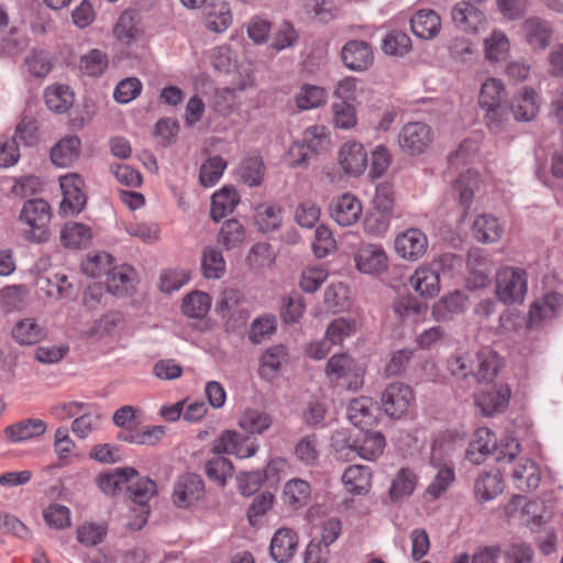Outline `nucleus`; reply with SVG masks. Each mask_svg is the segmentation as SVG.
<instances>
[{
	"label": "nucleus",
	"mask_w": 563,
	"mask_h": 563,
	"mask_svg": "<svg viewBox=\"0 0 563 563\" xmlns=\"http://www.w3.org/2000/svg\"><path fill=\"white\" fill-rule=\"evenodd\" d=\"M51 207L44 199H30L24 202L20 219L30 227L25 238L35 243H44L49 238Z\"/></svg>",
	"instance_id": "obj_1"
},
{
	"label": "nucleus",
	"mask_w": 563,
	"mask_h": 563,
	"mask_svg": "<svg viewBox=\"0 0 563 563\" xmlns=\"http://www.w3.org/2000/svg\"><path fill=\"white\" fill-rule=\"evenodd\" d=\"M528 290L527 273L522 268L501 267L496 273V296L505 305L522 303Z\"/></svg>",
	"instance_id": "obj_2"
},
{
	"label": "nucleus",
	"mask_w": 563,
	"mask_h": 563,
	"mask_svg": "<svg viewBox=\"0 0 563 563\" xmlns=\"http://www.w3.org/2000/svg\"><path fill=\"white\" fill-rule=\"evenodd\" d=\"M432 141L431 128L418 121L405 124L398 134V144L401 151L411 156L424 153Z\"/></svg>",
	"instance_id": "obj_3"
},
{
	"label": "nucleus",
	"mask_w": 563,
	"mask_h": 563,
	"mask_svg": "<svg viewBox=\"0 0 563 563\" xmlns=\"http://www.w3.org/2000/svg\"><path fill=\"white\" fill-rule=\"evenodd\" d=\"M157 493V486L154 481L148 477H131V482L126 485V494L129 498L140 506V515L136 521L131 522L130 527L140 530L147 520L150 514L147 503Z\"/></svg>",
	"instance_id": "obj_4"
},
{
	"label": "nucleus",
	"mask_w": 563,
	"mask_h": 563,
	"mask_svg": "<svg viewBox=\"0 0 563 563\" xmlns=\"http://www.w3.org/2000/svg\"><path fill=\"white\" fill-rule=\"evenodd\" d=\"M258 449L255 439L242 435L232 430L222 432L212 443L214 454H233L240 459L253 456Z\"/></svg>",
	"instance_id": "obj_5"
},
{
	"label": "nucleus",
	"mask_w": 563,
	"mask_h": 563,
	"mask_svg": "<svg viewBox=\"0 0 563 563\" xmlns=\"http://www.w3.org/2000/svg\"><path fill=\"white\" fill-rule=\"evenodd\" d=\"M59 186L63 191V201L59 212L64 216H74L85 208L87 198L82 191L84 179L78 174H67L59 177Z\"/></svg>",
	"instance_id": "obj_6"
},
{
	"label": "nucleus",
	"mask_w": 563,
	"mask_h": 563,
	"mask_svg": "<svg viewBox=\"0 0 563 563\" xmlns=\"http://www.w3.org/2000/svg\"><path fill=\"white\" fill-rule=\"evenodd\" d=\"M412 401L413 393L404 383H391L382 394L383 409L388 417L394 419H399L406 415Z\"/></svg>",
	"instance_id": "obj_7"
},
{
	"label": "nucleus",
	"mask_w": 563,
	"mask_h": 563,
	"mask_svg": "<svg viewBox=\"0 0 563 563\" xmlns=\"http://www.w3.org/2000/svg\"><path fill=\"white\" fill-rule=\"evenodd\" d=\"M343 65L352 71L362 73L374 64V52L369 43L360 40L346 42L341 49Z\"/></svg>",
	"instance_id": "obj_8"
},
{
	"label": "nucleus",
	"mask_w": 563,
	"mask_h": 563,
	"mask_svg": "<svg viewBox=\"0 0 563 563\" xmlns=\"http://www.w3.org/2000/svg\"><path fill=\"white\" fill-rule=\"evenodd\" d=\"M355 267L360 273L377 275L388 267V256L382 245L363 244L354 254Z\"/></svg>",
	"instance_id": "obj_9"
},
{
	"label": "nucleus",
	"mask_w": 563,
	"mask_h": 563,
	"mask_svg": "<svg viewBox=\"0 0 563 563\" xmlns=\"http://www.w3.org/2000/svg\"><path fill=\"white\" fill-rule=\"evenodd\" d=\"M520 29L525 41L533 51H543L549 46L553 33L549 21L530 16L521 23Z\"/></svg>",
	"instance_id": "obj_10"
},
{
	"label": "nucleus",
	"mask_w": 563,
	"mask_h": 563,
	"mask_svg": "<svg viewBox=\"0 0 563 563\" xmlns=\"http://www.w3.org/2000/svg\"><path fill=\"white\" fill-rule=\"evenodd\" d=\"M205 490V483L197 474H185L180 476L175 485L173 498L179 508H187L199 500Z\"/></svg>",
	"instance_id": "obj_11"
},
{
	"label": "nucleus",
	"mask_w": 563,
	"mask_h": 563,
	"mask_svg": "<svg viewBox=\"0 0 563 563\" xmlns=\"http://www.w3.org/2000/svg\"><path fill=\"white\" fill-rule=\"evenodd\" d=\"M468 277L471 288H484L490 282L493 265L488 256L481 249H474L467 255Z\"/></svg>",
	"instance_id": "obj_12"
},
{
	"label": "nucleus",
	"mask_w": 563,
	"mask_h": 563,
	"mask_svg": "<svg viewBox=\"0 0 563 563\" xmlns=\"http://www.w3.org/2000/svg\"><path fill=\"white\" fill-rule=\"evenodd\" d=\"M428 239L418 229H408L395 240V250L399 256L409 261H417L426 253Z\"/></svg>",
	"instance_id": "obj_13"
},
{
	"label": "nucleus",
	"mask_w": 563,
	"mask_h": 563,
	"mask_svg": "<svg viewBox=\"0 0 563 563\" xmlns=\"http://www.w3.org/2000/svg\"><path fill=\"white\" fill-rule=\"evenodd\" d=\"M330 213L338 224L342 227H350L356 223L360 219L362 214V205L355 196L344 194L331 201Z\"/></svg>",
	"instance_id": "obj_14"
},
{
	"label": "nucleus",
	"mask_w": 563,
	"mask_h": 563,
	"mask_svg": "<svg viewBox=\"0 0 563 563\" xmlns=\"http://www.w3.org/2000/svg\"><path fill=\"white\" fill-rule=\"evenodd\" d=\"M538 93L531 87H523L514 96L509 104L510 112L516 121L530 122L539 113Z\"/></svg>",
	"instance_id": "obj_15"
},
{
	"label": "nucleus",
	"mask_w": 563,
	"mask_h": 563,
	"mask_svg": "<svg viewBox=\"0 0 563 563\" xmlns=\"http://www.w3.org/2000/svg\"><path fill=\"white\" fill-rule=\"evenodd\" d=\"M455 26L465 32H477L486 23L484 12L470 1H460L452 9Z\"/></svg>",
	"instance_id": "obj_16"
},
{
	"label": "nucleus",
	"mask_w": 563,
	"mask_h": 563,
	"mask_svg": "<svg viewBox=\"0 0 563 563\" xmlns=\"http://www.w3.org/2000/svg\"><path fill=\"white\" fill-rule=\"evenodd\" d=\"M501 363L499 355L490 347H483L476 353L473 363V380L478 384H489L497 376Z\"/></svg>",
	"instance_id": "obj_17"
},
{
	"label": "nucleus",
	"mask_w": 563,
	"mask_h": 563,
	"mask_svg": "<svg viewBox=\"0 0 563 563\" xmlns=\"http://www.w3.org/2000/svg\"><path fill=\"white\" fill-rule=\"evenodd\" d=\"M510 396L511 390L508 385L495 384L478 394L475 401L485 416H492L507 407Z\"/></svg>",
	"instance_id": "obj_18"
},
{
	"label": "nucleus",
	"mask_w": 563,
	"mask_h": 563,
	"mask_svg": "<svg viewBox=\"0 0 563 563\" xmlns=\"http://www.w3.org/2000/svg\"><path fill=\"white\" fill-rule=\"evenodd\" d=\"M47 430L44 420L37 418H27L9 424L3 433L8 441L12 443L25 442L43 435Z\"/></svg>",
	"instance_id": "obj_19"
},
{
	"label": "nucleus",
	"mask_w": 563,
	"mask_h": 563,
	"mask_svg": "<svg viewBox=\"0 0 563 563\" xmlns=\"http://www.w3.org/2000/svg\"><path fill=\"white\" fill-rule=\"evenodd\" d=\"M440 264H432L431 266H422L416 269L415 274L410 277L412 288L419 292L421 297L432 298L439 294L440 290Z\"/></svg>",
	"instance_id": "obj_20"
},
{
	"label": "nucleus",
	"mask_w": 563,
	"mask_h": 563,
	"mask_svg": "<svg viewBox=\"0 0 563 563\" xmlns=\"http://www.w3.org/2000/svg\"><path fill=\"white\" fill-rule=\"evenodd\" d=\"M339 161L345 174L360 176L367 166V153L361 143H345L339 153Z\"/></svg>",
	"instance_id": "obj_21"
},
{
	"label": "nucleus",
	"mask_w": 563,
	"mask_h": 563,
	"mask_svg": "<svg viewBox=\"0 0 563 563\" xmlns=\"http://www.w3.org/2000/svg\"><path fill=\"white\" fill-rule=\"evenodd\" d=\"M391 309L401 323H417L427 313L428 306L416 297L407 295L396 298Z\"/></svg>",
	"instance_id": "obj_22"
},
{
	"label": "nucleus",
	"mask_w": 563,
	"mask_h": 563,
	"mask_svg": "<svg viewBox=\"0 0 563 563\" xmlns=\"http://www.w3.org/2000/svg\"><path fill=\"white\" fill-rule=\"evenodd\" d=\"M298 537L290 529H278L271 541V555L278 563L288 562L296 553Z\"/></svg>",
	"instance_id": "obj_23"
},
{
	"label": "nucleus",
	"mask_w": 563,
	"mask_h": 563,
	"mask_svg": "<svg viewBox=\"0 0 563 563\" xmlns=\"http://www.w3.org/2000/svg\"><path fill=\"white\" fill-rule=\"evenodd\" d=\"M496 437L488 428H479L468 444L466 457L473 464H482L492 454L495 456Z\"/></svg>",
	"instance_id": "obj_24"
},
{
	"label": "nucleus",
	"mask_w": 563,
	"mask_h": 563,
	"mask_svg": "<svg viewBox=\"0 0 563 563\" xmlns=\"http://www.w3.org/2000/svg\"><path fill=\"white\" fill-rule=\"evenodd\" d=\"M137 472L133 467L115 468L111 472L102 473L97 478L98 487L108 496H115L121 493L131 482V477H135Z\"/></svg>",
	"instance_id": "obj_25"
},
{
	"label": "nucleus",
	"mask_w": 563,
	"mask_h": 563,
	"mask_svg": "<svg viewBox=\"0 0 563 563\" xmlns=\"http://www.w3.org/2000/svg\"><path fill=\"white\" fill-rule=\"evenodd\" d=\"M410 27L416 36L422 40H431L435 37L440 32L441 19L433 10H419L410 19Z\"/></svg>",
	"instance_id": "obj_26"
},
{
	"label": "nucleus",
	"mask_w": 563,
	"mask_h": 563,
	"mask_svg": "<svg viewBox=\"0 0 563 563\" xmlns=\"http://www.w3.org/2000/svg\"><path fill=\"white\" fill-rule=\"evenodd\" d=\"M563 305V296L556 291L547 294L541 300L532 303L529 311L531 324L553 319Z\"/></svg>",
	"instance_id": "obj_27"
},
{
	"label": "nucleus",
	"mask_w": 563,
	"mask_h": 563,
	"mask_svg": "<svg viewBox=\"0 0 563 563\" xmlns=\"http://www.w3.org/2000/svg\"><path fill=\"white\" fill-rule=\"evenodd\" d=\"M232 22V14L227 2H211L203 9L205 26L212 32L221 33L225 31Z\"/></svg>",
	"instance_id": "obj_28"
},
{
	"label": "nucleus",
	"mask_w": 563,
	"mask_h": 563,
	"mask_svg": "<svg viewBox=\"0 0 563 563\" xmlns=\"http://www.w3.org/2000/svg\"><path fill=\"white\" fill-rule=\"evenodd\" d=\"M511 478L517 489L528 492L539 487L541 476L538 465L526 459L512 470Z\"/></svg>",
	"instance_id": "obj_29"
},
{
	"label": "nucleus",
	"mask_w": 563,
	"mask_h": 563,
	"mask_svg": "<svg viewBox=\"0 0 563 563\" xmlns=\"http://www.w3.org/2000/svg\"><path fill=\"white\" fill-rule=\"evenodd\" d=\"M376 409V404L372 398H354L347 406V418L355 427L363 429L375 421L374 411Z\"/></svg>",
	"instance_id": "obj_30"
},
{
	"label": "nucleus",
	"mask_w": 563,
	"mask_h": 563,
	"mask_svg": "<svg viewBox=\"0 0 563 563\" xmlns=\"http://www.w3.org/2000/svg\"><path fill=\"white\" fill-rule=\"evenodd\" d=\"M81 142L77 136L62 139L51 150V159L58 167H68L77 161L80 153Z\"/></svg>",
	"instance_id": "obj_31"
},
{
	"label": "nucleus",
	"mask_w": 563,
	"mask_h": 563,
	"mask_svg": "<svg viewBox=\"0 0 563 563\" xmlns=\"http://www.w3.org/2000/svg\"><path fill=\"white\" fill-rule=\"evenodd\" d=\"M372 473L369 467L363 465L349 466L343 475L342 483L345 489L354 495H363L371 487Z\"/></svg>",
	"instance_id": "obj_32"
},
{
	"label": "nucleus",
	"mask_w": 563,
	"mask_h": 563,
	"mask_svg": "<svg viewBox=\"0 0 563 563\" xmlns=\"http://www.w3.org/2000/svg\"><path fill=\"white\" fill-rule=\"evenodd\" d=\"M47 331L35 319H23L13 327L12 338L20 345H33L45 339Z\"/></svg>",
	"instance_id": "obj_33"
},
{
	"label": "nucleus",
	"mask_w": 563,
	"mask_h": 563,
	"mask_svg": "<svg viewBox=\"0 0 563 563\" xmlns=\"http://www.w3.org/2000/svg\"><path fill=\"white\" fill-rule=\"evenodd\" d=\"M240 197L235 189L224 187L213 194L211 200L210 217L214 221H220L228 213H231L239 203Z\"/></svg>",
	"instance_id": "obj_34"
},
{
	"label": "nucleus",
	"mask_w": 563,
	"mask_h": 563,
	"mask_svg": "<svg viewBox=\"0 0 563 563\" xmlns=\"http://www.w3.org/2000/svg\"><path fill=\"white\" fill-rule=\"evenodd\" d=\"M506 88L497 78H487L482 87L478 103L482 109L506 104Z\"/></svg>",
	"instance_id": "obj_35"
},
{
	"label": "nucleus",
	"mask_w": 563,
	"mask_h": 563,
	"mask_svg": "<svg viewBox=\"0 0 563 563\" xmlns=\"http://www.w3.org/2000/svg\"><path fill=\"white\" fill-rule=\"evenodd\" d=\"M273 424L272 417L260 409L249 408L239 419V427L251 434H262Z\"/></svg>",
	"instance_id": "obj_36"
},
{
	"label": "nucleus",
	"mask_w": 563,
	"mask_h": 563,
	"mask_svg": "<svg viewBox=\"0 0 563 563\" xmlns=\"http://www.w3.org/2000/svg\"><path fill=\"white\" fill-rule=\"evenodd\" d=\"M504 490L501 475L499 473H483L474 484L476 498L481 501H488L501 494Z\"/></svg>",
	"instance_id": "obj_37"
},
{
	"label": "nucleus",
	"mask_w": 563,
	"mask_h": 563,
	"mask_svg": "<svg viewBox=\"0 0 563 563\" xmlns=\"http://www.w3.org/2000/svg\"><path fill=\"white\" fill-rule=\"evenodd\" d=\"M501 233L503 229L493 216H479L473 223V235L478 242H496L501 238Z\"/></svg>",
	"instance_id": "obj_38"
},
{
	"label": "nucleus",
	"mask_w": 563,
	"mask_h": 563,
	"mask_svg": "<svg viewBox=\"0 0 563 563\" xmlns=\"http://www.w3.org/2000/svg\"><path fill=\"white\" fill-rule=\"evenodd\" d=\"M476 183V174L467 170L465 174H462L453 184L452 194L455 196L459 205L462 207L463 216L466 214L472 205L474 187Z\"/></svg>",
	"instance_id": "obj_39"
},
{
	"label": "nucleus",
	"mask_w": 563,
	"mask_h": 563,
	"mask_svg": "<svg viewBox=\"0 0 563 563\" xmlns=\"http://www.w3.org/2000/svg\"><path fill=\"white\" fill-rule=\"evenodd\" d=\"M384 448L385 438L380 432L365 431L361 439H356V455L364 460H375Z\"/></svg>",
	"instance_id": "obj_40"
},
{
	"label": "nucleus",
	"mask_w": 563,
	"mask_h": 563,
	"mask_svg": "<svg viewBox=\"0 0 563 563\" xmlns=\"http://www.w3.org/2000/svg\"><path fill=\"white\" fill-rule=\"evenodd\" d=\"M286 360L287 352L284 345H274L267 349L261 357V377L266 379L274 378Z\"/></svg>",
	"instance_id": "obj_41"
},
{
	"label": "nucleus",
	"mask_w": 563,
	"mask_h": 563,
	"mask_svg": "<svg viewBox=\"0 0 563 563\" xmlns=\"http://www.w3.org/2000/svg\"><path fill=\"white\" fill-rule=\"evenodd\" d=\"M254 222L264 233L278 229L282 222L280 208L273 203L258 205L255 208Z\"/></svg>",
	"instance_id": "obj_42"
},
{
	"label": "nucleus",
	"mask_w": 563,
	"mask_h": 563,
	"mask_svg": "<svg viewBox=\"0 0 563 563\" xmlns=\"http://www.w3.org/2000/svg\"><path fill=\"white\" fill-rule=\"evenodd\" d=\"M90 239V228L84 223H67L60 232V242L65 247L79 249L86 246Z\"/></svg>",
	"instance_id": "obj_43"
},
{
	"label": "nucleus",
	"mask_w": 563,
	"mask_h": 563,
	"mask_svg": "<svg viewBox=\"0 0 563 563\" xmlns=\"http://www.w3.org/2000/svg\"><path fill=\"white\" fill-rule=\"evenodd\" d=\"M264 173L265 166L263 159L257 155L245 157L239 166V176L241 180L251 187L262 185Z\"/></svg>",
	"instance_id": "obj_44"
},
{
	"label": "nucleus",
	"mask_w": 563,
	"mask_h": 563,
	"mask_svg": "<svg viewBox=\"0 0 563 563\" xmlns=\"http://www.w3.org/2000/svg\"><path fill=\"white\" fill-rule=\"evenodd\" d=\"M44 98L47 108L56 113H65L74 103V93L62 85L47 88Z\"/></svg>",
	"instance_id": "obj_45"
},
{
	"label": "nucleus",
	"mask_w": 563,
	"mask_h": 563,
	"mask_svg": "<svg viewBox=\"0 0 563 563\" xmlns=\"http://www.w3.org/2000/svg\"><path fill=\"white\" fill-rule=\"evenodd\" d=\"M485 56L489 62H501L506 59L510 43L507 35L500 30H494L485 40Z\"/></svg>",
	"instance_id": "obj_46"
},
{
	"label": "nucleus",
	"mask_w": 563,
	"mask_h": 563,
	"mask_svg": "<svg viewBox=\"0 0 563 563\" xmlns=\"http://www.w3.org/2000/svg\"><path fill=\"white\" fill-rule=\"evenodd\" d=\"M211 307V298L202 291H194L187 295L183 301V312L189 318H203Z\"/></svg>",
	"instance_id": "obj_47"
},
{
	"label": "nucleus",
	"mask_w": 563,
	"mask_h": 563,
	"mask_svg": "<svg viewBox=\"0 0 563 563\" xmlns=\"http://www.w3.org/2000/svg\"><path fill=\"white\" fill-rule=\"evenodd\" d=\"M245 240L244 227L236 220H227L218 234V242L227 250H232L240 246Z\"/></svg>",
	"instance_id": "obj_48"
},
{
	"label": "nucleus",
	"mask_w": 563,
	"mask_h": 563,
	"mask_svg": "<svg viewBox=\"0 0 563 563\" xmlns=\"http://www.w3.org/2000/svg\"><path fill=\"white\" fill-rule=\"evenodd\" d=\"M311 494L308 482L299 478L290 479L284 487V500L288 505L298 508L303 506Z\"/></svg>",
	"instance_id": "obj_49"
},
{
	"label": "nucleus",
	"mask_w": 563,
	"mask_h": 563,
	"mask_svg": "<svg viewBox=\"0 0 563 563\" xmlns=\"http://www.w3.org/2000/svg\"><path fill=\"white\" fill-rule=\"evenodd\" d=\"M201 268L206 278L219 279L225 271V262L221 251L206 247L202 252Z\"/></svg>",
	"instance_id": "obj_50"
},
{
	"label": "nucleus",
	"mask_w": 563,
	"mask_h": 563,
	"mask_svg": "<svg viewBox=\"0 0 563 563\" xmlns=\"http://www.w3.org/2000/svg\"><path fill=\"white\" fill-rule=\"evenodd\" d=\"M24 64L30 75L36 78L46 77L53 67L52 57L44 49H32L25 57Z\"/></svg>",
	"instance_id": "obj_51"
},
{
	"label": "nucleus",
	"mask_w": 563,
	"mask_h": 563,
	"mask_svg": "<svg viewBox=\"0 0 563 563\" xmlns=\"http://www.w3.org/2000/svg\"><path fill=\"white\" fill-rule=\"evenodd\" d=\"M411 48L410 37L401 31H390L382 42V51L390 56H404Z\"/></svg>",
	"instance_id": "obj_52"
},
{
	"label": "nucleus",
	"mask_w": 563,
	"mask_h": 563,
	"mask_svg": "<svg viewBox=\"0 0 563 563\" xmlns=\"http://www.w3.org/2000/svg\"><path fill=\"white\" fill-rule=\"evenodd\" d=\"M497 12L506 21L523 19L530 10L531 0H494Z\"/></svg>",
	"instance_id": "obj_53"
},
{
	"label": "nucleus",
	"mask_w": 563,
	"mask_h": 563,
	"mask_svg": "<svg viewBox=\"0 0 563 563\" xmlns=\"http://www.w3.org/2000/svg\"><path fill=\"white\" fill-rule=\"evenodd\" d=\"M205 470L209 479L224 486L228 477L232 476L233 465L229 459L217 454L206 463Z\"/></svg>",
	"instance_id": "obj_54"
},
{
	"label": "nucleus",
	"mask_w": 563,
	"mask_h": 563,
	"mask_svg": "<svg viewBox=\"0 0 563 563\" xmlns=\"http://www.w3.org/2000/svg\"><path fill=\"white\" fill-rule=\"evenodd\" d=\"M485 124L492 133H500L505 131L510 122L509 106L501 104L490 108H485Z\"/></svg>",
	"instance_id": "obj_55"
},
{
	"label": "nucleus",
	"mask_w": 563,
	"mask_h": 563,
	"mask_svg": "<svg viewBox=\"0 0 563 563\" xmlns=\"http://www.w3.org/2000/svg\"><path fill=\"white\" fill-rule=\"evenodd\" d=\"M227 162L219 155L209 157L200 167L199 180L203 187H211L222 176Z\"/></svg>",
	"instance_id": "obj_56"
},
{
	"label": "nucleus",
	"mask_w": 563,
	"mask_h": 563,
	"mask_svg": "<svg viewBox=\"0 0 563 563\" xmlns=\"http://www.w3.org/2000/svg\"><path fill=\"white\" fill-rule=\"evenodd\" d=\"M113 33L120 42L126 45L135 41L140 34L135 22V14L132 11H124L119 16Z\"/></svg>",
	"instance_id": "obj_57"
},
{
	"label": "nucleus",
	"mask_w": 563,
	"mask_h": 563,
	"mask_svg": "<svg viewBox=\"0 0 563 563\" xmlns=\"http://www.w3.org/2000/svg\"><path fill=\"white\" fill-rule=\"evenodd\" d=\"M416 484V475L407 468H401L393 479L389 489L390 498L393 500H398L402 497L409 496L415 490Z\"/></svg>",
	"instance_id": "obj_58"
},
{
	"label": "nucleus",
	"mask_w": 563,
	"mask_h": 563,
	"mask_svg": "<svg viewBox=\"0 0 563 563\" xmlns=\"http://www.w3.org/2000/svg\"><path fill=\"white\" fill-rule=\"evenodd\" d=\"M325 90L313 85H303L296 95V103L302 110L318 108L325 102Z\"/></svg>",
	"instance_id": "obj_59"
},
{
	"label": "nucleus",
	"mask_w": 563,
	"mask_h": 563,
	"mask_svg": "<svg viewBox=\"0 0 563 563\" xmlns=\"http://www.w3.org/2000/svg\"><path fill=\"white\" fill-rule=\"evenodd\" d=\"M109 60L104 52L93 48L80 58V70L88 76H100L108 67Z\"/></svg>",
	"instance_id": "obj_60"
},
{
	"label": "nucleus",
	"mask_w": 563,
	"mask_h": 563,
	"mask_svg": "<svg viewBox=\"0 0 563 563\" xmlns=\"http://www.w3.org/2000/svg\"><path fill=\"white\" fill-rule=\"evenodd\" d=\"M134 271L131 266L124 265L121 267L110 268L108 272V288L114 294L126 291L128 287L132 284Z\"/></svg>",
	"instance_id": "obj_61"
},
{
	"label": "nucleus",
	"mask_w": 563,
	"mask_h": 563,
	"mask_svg": "<svg viewBox=\"0 0 563 563\" xmlns=\"http://www.w3.org/2000/svg\"><path fill=\"white\" fill-rule=\"evenodd\" d=\"M296 457L306 465H314L319 460L316 435H306L295 446Z\"/></svg>",
	"instance_id": "obj_62"
},
{
	"label": "nucleus",
	"mask_w": 563,
	"mask_h": 563,
	"mask_svg": "<svg viewBox=\"0 0 563 563\" xmlns=\"http://www.w3.org/2000/svg\"><path fill=\"white\" fill-rule=\"evenodd\" d=\"M331 448L339 460L350 461L356 455V440L351 441L344 431H338L332 435Z\"/></svg>",
	"instance_id": "obj_63"
},
{
	"label": "nucleus",
	"mask_w": 563,
	"mask_h": 563,
	"mask_svg": "<svg viewBox=\"0 0 563 563\" xmlns=\"http://www.w3.org/2000/svg\"><path fill=\"white\" fill-rule=\"evenodd\" d=\"M505 563H532L533 549L525 542L510 543L505 552Z\"/></svg>",
	"instance_id": "obj_64"
}]
</instances>
